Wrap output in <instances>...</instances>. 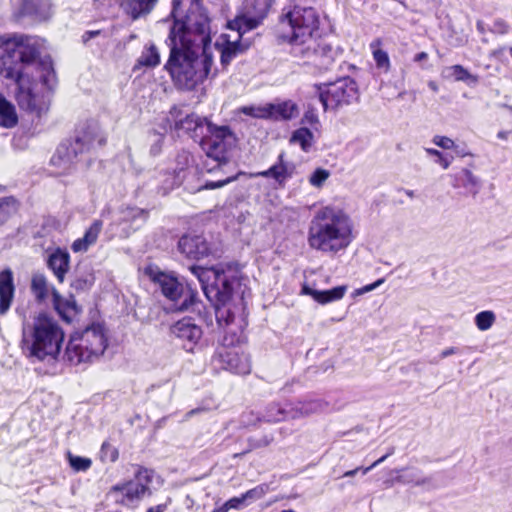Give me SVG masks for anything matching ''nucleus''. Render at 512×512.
<instances>
[{
    "instance_id": "obj_1",
    "label": "nucleus",
    "mask_w": 512,
    "mask_h": 512,
    "mask_svg": "<svg viewBox=\"0 0 512 512\" xmlns=\"http://www.w3.org/2000/svg\"><path fill=\"white\" fill-rule=\"evenodd\" d=\"M173 26L167 39L170 57L166 64L175 85L193 90L210 73L212 56L206 47L211 42L209 18L201 0H173Z\"/></svg>"
},
{
    "instance_id": "obj_2",
    "label": "nucleus",
    "mask_w": 512,
    "mask_h": 512,
    "mask_svg": "<svg viewBox=\"0 0 512 512\" xmlns=\"http://www.w3.org/2000/svg\"><path fill=\"white\" fill-rule=\"evenodd\" d=\"M191 273L201 284L207 299L216 306V321L234 336L247 326L245 288H242L238 271L232 266L202 267L192 265Z\"/></svg>"
},
{
    "instance_id": "obj_3",
    "label": "nucleus",
    "mask_w": 512,
    "mask_h": 512,
    "mask_svg": "<svg viewBox=\"0 0 512 512\" xmlns=\"http://www.w3.org/2000/svg\"><path fill=\"white\" fill-rule=\"evenodd\" d=\"M319 14L313 7L295 5L284 12L280 25H287L290 32L281 35L291 45L290 53L319 69H328L339 54V48L333 47L326 39L314 37L319 28Z\"/></svg>"
},
{
    "instance_id": "obj_4",
    "label": "nucleus",
    "mask_w": 512,
    "mask_h": 512,
    "mask_svg": "<svg viewBox=\"0 0 512 512\" xmlns=\"http://www.w3.org/2000/svg\"><path fill=\"white\" fill-rule=\"evenodd\" d=\"M353 220L342 208L327 205L320 208L310 221L307 243L313 250L336 255L354 240Z\"/></svg>"
},
{
    "instance_id": "obj_5",
    "label": "nucleus",
    "mask_w": 512,
    "mask_h": 512,
    "mask_svg": "<svg viewBox=\"0 0 512 512\" xmlns=\"http://www.w3.org/2000/svg\"><path fill=\"white\" fill-rule=\"evenodd\" d=\"M64 341V331L52 317L40 314L23 329L22 351L31 362L56 361Z\"/></svg>"
},
{
    "instance_id": "obj_6",
    "label": "nucleus",
    "mask_w": 512,
    "mask_h": 512,
    "mask_svg": "<svg viewBox=\"0 0 512 512\" xmlns=\"http://www.w3.org/2000/svg\"><path fill=\"white\" fill-rule=\"evenodd\" d=\"M106 143V137L96 123H88L76 131L73 140L63 142L51 158V164L68 172L77 163L89 164V154Z\"/></svg>"
},
{
    "instance_id": "obj_7",
    "label": "nucleus",
    "mask_w": 512,
    "mask_h": 512,
    "mask_svg": "<svg viewBox=\"0 0 512 512\" xmlns=\"http://www.w3.org/2000/svg\"><path fill=\"white\" fill-rule=\"evenodd\" d=\"M107 347V338L100 324H92L69 339L64 359L70 364L92 362L98 359Z\"/></svg>"
},
{
    "instance_id": "obj_8",
    "label": "nucleus",
    "mask_w": 512,
    "mask_h": 512,
    "mask_svg": "<svg viewBox=\"0 0 512 512\" xmlns=\"http://www.w3.org/2000/svg\"><path fill=\"white\" fill-rule=\"evenodd\" d=\"M152 477V470L139 466L134 479L112 486L109 495L116 504L136 508L146 494H151L149 485L152 482Z\"/></svg>"
},
{
    "instance_id": "obj_9",
    "label": "nucleus",
    "mask_w": 512,
    "mask_h": 512,
    "mask_svg": "<svg viewBox=\"0 0 512 512\" xmlns=\"http://www.w3.org/2000/svg\"><path fill=\"white\" fill-rule=\"evenodd\" d=\"M319 100L324 110L338 109L350 105L359 98L357 83L350 77L341 78L333 83L318 87Z\"/></svg>"
},
{
    "instance_id": "obj_10",
    "label": "nucleus",
    "mask_w": 512,
    "mask_h": 512,
    "mask_svg": "<svg viewBox=\"0 0 512 512\" xmlns=\"http://www.w3.org/2000/svg\"><path fill=\"white\" fill-rule=\"evenodd\" d=\"M209 130L198 142L207 156L219 165L227 162V153L235 138L228 126H216L210 122Z\"/></svg>"
},
{
    "instance_id": "obj_11",
    "label": "nucleus",
    "mask_w": 512,
    "mask_h": 512,
    "mask_svg": "<svg viewBox=\"0 0 512 512\" xmlns=\"http://www.w3.org/2000/svg\"><path fill=\"white\" fill-rule=\"evenodd\" d=\"M274 0H246L243 13L228 22V28L245 33L256 28L267 16Z\"/></svg>"
},
{
    "instance_id": "obj_12",
    "label": "nucleus",
    "mask_w": 512,
    "mask_h": 512,
    "mask_svg": "<svg viewBox=\"0 0 512 512\" xmlns=\"http://www.w3.org/2000/svg\"><path fill=\"white\" fill-rule=\"evenodd\" d=\"M214 363L220 368L239 375H247L251 371L249 356L234 348L222 347L213 356Z\"/></svg>"
},
{
    "instance_id": "obj_13",
    "label": "nucleus",
    "mask_w": 512,
    "mask_h": 512,
    "mask_svg": "<svg viewBox=\"0 0 512 512\" xmlns=\"http://www.w3.org/2000/svg\"><path fill=\"white\" fill-rule=\"evenodd\" d=\"M52 14V0H19V6L15 12L18 19L27 17L35 22L47 21Z\"/></svg>"
},
{
    "instance_id": "obj_14",
    "label": "nucleus",
    "mask_w": 512,
    "mask_h": 512,
    "mask_svg": "<svg viewBox=\"0 0 512 512\" xmlns=\"http://www.w3.org/2000/svg\"><path fill=\"white\" fill-rule=\"evenodd\" d=\"M171 333L183 342V347L193 351V347L202 337V329L197 325L194 319L190 317L182 318L171 326Z\"/></svg>"
},
{
    "instance_id": "obj_15",
    "label": "nucleus",
    "mask_w": 512,
    "mask_h": 512,
    "mask_svg": "<svg viewBox=\"0 0 512 512\" xmlns=\"http://www.w3.org/2000/svg\"><path fill=\"white\" fill-rule=\"evenodd\" d=\"M150 277L162 295L177 305L184 295L183 283L175 275L162 271L151 273Z\"/></svg>"
},
{
    "instance_id": "obj_16",
    "label": "nucleus",
    "mask_w": 512,
    "mask_h": 512,
    "mask_svg": "<svg viewBox=\"0 0 512 512\" xmlns=\"http://www.w3.org/2000/svg\"><path fill=\"white\" fill-rule=\"evenodd\" d=\"M178 250L185 257L199 260L208 256L209 244L201 235H184L178 241Z\"/></svg>"
},
{
    "instance_id": "obj_17",
    "label": "nucleus",
    "mask_w": 512,
    "mask_h": 512,
    "mask_svg": "<svg viewBox=\"0 0 512 512\" xmlns=\"http://www.w3.org/2000/svg\"><path fill=\"white\" fill-rule=\"evenodd\" d=\"M210 122L195 113L187 114L184 118L175 119L174 129L187 133L195 142L204 137L205 131L209 130Z\"/></svg>"
},
{
    "instance_id": "obj_18",
    "label": "nucleus",
    "mask_w": 512,
    "mask_h": 512,
    "mask_svg": "<svg viewBox=\"0 0 512 512\" xmlns=\"http://www.w3.org/2000/svg\"><path fill=\"white\" fill-rule=\"evenodd\" d=\"M195 171L194 157L186 150L180 151L175 158V167L171 179L165 182V189L179 186L187 178L188 174Z\"/></svg>"
},
{
    "instance_id": "obj_19",
    "label": "nucleus",
    "mask_w": 512,
    "mask_h": 512,
    "mask_svg": "<svg viewBox=\"0 0 512 512\" xmlns=\"http://www.w3.org/2000/svg\"><path fill=\"white\" fill-rule=\"evenodd\" d=\"M450 184L454 189H464L467 195L476 197L481 190L482 181L469 168H460L449 174Z\"/></svg>"
},
{
    "instance_id": "obj_20",
    "label": "nucleus",
    "mask_w": 512,
    "mask_h": 512,
    "mask_svg": "<svg viewBox=\"0 0 512 512\" xmlns=\"http://www.w3.org/2000/svg\"><path fill=\"white\" fill-rule=\"evenodd\" d=\"M285 153L282 152L278 156V161L269 169L257 172L255 177H263L273 179L279 187H284L287 180L292 178L295 165L284 160Z\"/></svg>"
},
{
    "instance_id": "obj_21",
    "label": "nucleus",
    "mask_w": 512,
    "mask_h": 512,
    "mask_svg": "<svg viewBox=\"0 0 512 512\" xmlns=\"http://www.w3.org/2000/svg\"><path fill=\"white\" fill-rule=\"evenodd\" d=\"M15 286L10 269L0 272V314L4 315L10 309L14 298Z\"/></svg>"
},
{
    "instance_id": "obj_22",
    "label": "nucleus",
    "mask_w": 512,
    "mask_h": 512,
    "mask_svg": "<svg viewBox=\"0 0 512 512\" xmlns=\"http://www.w3.org/2000/svg\"><path fill=\"white\" fill-rule=\"evenodd\" d=\"M70 255L67 251L57 248L47 259V266L62 283L69 270Z\"/></svg>"
},
{
    "instance_id": "obj_23",
    "label": "nucleus",
    "mask_w": 512,
    "mask_h": 512,
    "mask_svg": "<svg viewBox=\"0 0 512 512\" xmlns=\"http://www.w3.org/2000/svg\"><path fill=\"white\" fill-rule=\"evenodd\" d=\"M346 291L347 286L345 285L323 291L313 289L306 284L302 287V294L311 296L316 302L322 305L342 299Z\"/></svg>"
},
{
    "instance_id": "obj_24",
    "label": "nucleus",
    "mask_w": 512,
    "mask_h": 512,
    "mask_svg": "<svg viewBox=\"0 0 512 512\" xmlns=\"http://www.w3.org/2000/svg\"><path fill=\"white\" fill-rule=\"evenodd\" d=\"M102 228L103 222L98 219L94 220L90 227L85 231L84 236L76 239L72 243V251L75 253L86 252L90 246L96 243Z\"/></svg>"
},
{
    "instance_id": "obj_25",
    "label": "nucleus",
    "mask_w": 512,
    "mask_h": 512,
    "mask_svg": "<svg viewBox=\"0 0 512 512\" xmlns=\"http://www.w3.org/2000/svg\"><path fill=\"white\" fill-rule=\"evenodd\" d=\"M237 33L238 35L236 40H227L221 47L220 61L223 67L228 66L234 58L244 53L249 47L248 44H243L240 42V39L244 33Z\"/></svg>"
},
{
    "instance_id": "obj_26",
    "label": "nucleus",
    "mask_w": 512,
    "mask_h": 512,
    "mask_svg": "<svg viewBox=\"0 0 512 512\" xmlns=\"http://www.w3.org/2000/svg\"><path fill=\"white\" fill-rule=\"evenodd\" d=\"M268 109L270 114L269 119L276 121L291 120L299 113L298 106L290 100L278 104L268 103Z\"/></svg>"
},
{
    "instance_id": "obj_27",
    "label": "nucleus",
    "mask_w": 512,
    "mask_h": 512,
    "mask_svg": "<svg viewBox=\"0 0 512 512\" xmlns=\"http://www.w3.org/2000/svg\"><path fill=\"white\" fill-rule=\"evenodd\" d=\"M52 302L54 309L66 321H70L77 312L74 298H63L56 289H52Z\"/></svg>"
},
{
    "instance_id": "obj_28",
    "label": "nucleus",
    "mask_w": 512,
    "mask_h": 512,
    "mask_svg": "<svg viewBox=\"0 0 512 512\" xmlns=\"http://www.w3.org/2000/svg\"><path fill=\"white\" fill-rule=\"evenodd\" d=\"M31 292L37 302H44L49 294H52V289H55L48 283L46 276L42 273H34L31 279Z\"/></svg>"
},
{
    "instance_id": "obj_29",
    "label": "nucleus",
    "mask_w": 512,
    "mask_h": 512,
    "mask_svg": "<svg viewBox=\"0 0 512 512\" xmlns=\"http://www.w3.org/2000/svg\"><path fill=\"white\" fill-rule=\"evenodd\" d=\"M157 0H124L122 7L133 19L148 14L155 6Z\"/></svg>"
},
{
    "instance_id": "obj_30",
    "label": "nucleus",
    "mask_w": 512,
    "mask_h": 512,
    "mask_svg": "<svg viewBox=\"0 0 512 512\" xmlns=\"http://www.w3.org/2000/svg\"><path fill=\"white\" fill-rule=\"evenodd\" d=\"M443 75L444 77L451 78L454 81L464 82L468 86H475L479 82V77L477 75L471 74L466 68L459 64L445 68Z\"/></svg>"
},
{
    "instance_id": "obj_31",
    "label": "nucleus",
    "mask_w": 512,
    "mask_h": 512,
    "mask_svg": "<svg viewBox=\"0 0 512 512\" xmlns=\"http://www.w3.org/2000/svg\"><path fill=\"white\" fill-rule=\"evenodd\" d=\"M159 64V50L153 43H149L144 47L140 57L137 59L134 69H138L140 67L155 68Z\"/></svg>"
},
{
    "instance_id": "obj_32",
    "label": "nucleus",
    "mask_w": 512,
    "mask_h": 512,
    "mask_svg": "<svg viewBox=\"0 0 512 512\" xmlns=\"http://www.w3.org/2000/svg\"><path fill=\"white\" fill-rule=\"evenodd\" d=\"M264 422H279L288 420L287 401L284 403L272 402L265 408Z\"/></svg>"
},
{
    "instance_id": "obj_33",
    "label": "nucleus",
    "mask_w": 512,
    "mask_h": 512,
    "mask_svg": "<svg viewBox=\"0 0 512 512\" xmlns=\"http://www.w3.org/2000/svg\"><path fill=\"white\" fill-rule=\"evenodd\" d=\"M315 142L313 132L307 127L296 129L290 138V143L297 144L304 152H309Z\"/></svg>"
},
{
    "instance_id": "obj_34",
    "label": "nucleus",
    "mask_w": 512,
    "mask_h": 512,
    "mask_svg": "<svg viewBox=\"0 0 512 512\" xmlns=\"http://www.w3.org/2000/svg\"><path fill=\"white\" fill-rule=\"evenodd\" d=\"M17 121L14 106L0 94V125L11 128L17 124Z\"/></svg>"
},
{
    "instance_id": "obj_35",
    "label": "nucleus",
    "mask_w": 512,
    "mask_h": 512,
    "mask_svg": "<svg viewBox=\"0 0 512 512\" xmlns=\"http://www.w3.org/2000/svg\"><path fill=\"white\" fill-rule=\"evenodd\" d=\"M395 482L402 484H414L416 486H423L426 484H430L431 478L423 477L421 475L420 470L411 469V470H403L401 474H399L395 478Z\"/></svg>"
},
{
    "instance_id": "obj_36",
    "label": "nucleus",
    "mask_w": 512,
    "mask_h": 512,
    "mask_svg": "<svg viewBox=\"0 0 512 512\" xmlns=\"http://www.w3.org/2000/svg\"><path fill=\"white\" fill-rule=\"evenodd\" d=\"M381 40L375 39L370 43V48L373 53V59L376 63L377 68L382 69L384 72H388L390 69V60L386 51L380 48Z\"/></svg>"
},
{
    "instance_id": "obj_37",
    "label": "nucleus",
    "mask_w": 512,
    "mask_h": 512,
    "mask_svg": "<svg viewBox=\"0 0 512 512\" xmlns=\"http://www.w3.org/2000/svg\"><path fill=\"white\" fill-rule=\"evenodd\" d=\"M19 208L18 201L10 196L0 199V225L4 224Z\"/></svg>"
},
{
    "instance_id": "obj_38",
    "label": "nucleus",
    "mask_w": 512,
    "mask_h": 512,
    "mask_svg": "<svg viewBox=\"0 0 512 512\" xmlns=\"http://www.w3.org/2000/svg\"><path fill=\"white\" fill-rule=\"evenodd\" d=\"M301 401L304 405V409L307 411L308 417L322 413L328 408V402L318 397L306 396L301 398Z\"/></svg>"
},
{
    "instance_id": "obj_39",
    "label": "nucleus",
    "mask_w": 512,
    "mask_h": 512,
    "mask_svg": "<svg viewBox=\"0 0 512 512\" xmlns=\"http://www.w3.org/2000/svg\"><path fill=\"white\" fill-rule=\"evenodd\" d=\"M474 322L480 331H487L496 322V315L491 310L481 311L475 315Z\"/></svg>"
},
{
    "instance_id": "obj_40",
    "label": "nucleus",
    "mask_w": 512,
    "mask_h": 512,
    "mask_svg": "<svg viewBox=\"0 0 512 512\" xmlns=\"http://www.w3.org/2000/svg\"><path fill=\"white\" fill-rule=\"evenodd\" d=\"M39 66L42 68V72L39 76L40 81L48 89H51L56 83V75L52 67V63L43 61L39 64Z\"/></svg>"
},
{
    "instance_id": "obj_41",
    "label": "nucleus",
    "mask_w": 512,
    "mask_h": 512,
    "mask_svg": "<svg viewBox=\"0 0 512 512\" xmlns=\"http://www.w3.org/2000/svg\"><path fill=\"white\" fill-rule=\"evenodd\" d=\"M288 420L307 418L308 414L301 399L287 401Z\"/></svg>"
},
{
    "instance_id": "obj_42",
    "label": "nucleus",
    "mask_w": 512,
    "mask_h": 512,
    "mask_svg": "<svg viewBox=\"0 0 512 512\" xmlns=\"http://www.w3.org/2000/svg\"><path fill=\"white\" fill-rule=\"evenodd\" d=\"M240 111L247 116L259 119H269L270 116L268 104L243 106L240 108Z\"/></svg>"
},
{
    "instance_id": "obj_43",
    "label": "nucleus",
    "mask_w": 512,
    "mask_h": 512,
    "mask_svg": "<svg viewBox=\"0 0 512 512\" xmlns=\"http://www.w3.org/2000/svg\"><path fill=\"white\" fill-rule=\"evenodd\" d=\"M122 218L124 221L136 222L141 220L145 222L148 218V211L138 207H127L122 211Z\"/></svg>"
},
{
    "instance_id": "obj_44",
    "label": "nucleus",
    "mask_w": 512,
    "mask_h": 512,
    "mask_svg": "<svg viewBox=\"0 0 512 512\" xmlns=\"http://www.w3.org/2000/svg\"><path fill=\"white\" fill-rule=\"evenodd\" d=\"M68 460H69L70 466L77 472L86 471L92 465L91 459L81 457V456H75V455L71 454L70 452L68 453Z\"/></svg>"
},
{
    "instance_id": "obj_45",
    "label": "nucleus",
    "mask_w": 512,
    "mask_h": 512,
    "mask_svg": "<svg viewBox=\"0 0 512 512\" xmlns=\"http://www.w3.org/2000/svg\"><path fill=\"white\" fill-rule=\"evenodd\" d=\"M301 122L302 124L309 125L315 131L319 130L320 121L314 108H308L305 111Z\"/></svg>"
},
{
    "instance_id": "obj_46",
    "label": "nucleus",
    "mask_w": 512,
    "mask_h": 512,
    "mask_svg": "<svg viewBox=\"0 0 512 512\" xmlns=\"http://www.w3.org/2000/svg\"><path fill=\"white\" fill-rule=\"evenodd\" d=\"M263 421V415H259L254 411L243 412L240 417L241 425L244 427L256 426Z\"/></svg>"
},
{
    "instance_id": "obj_47",
    "label": "nucleus",
    "mask_w": 512,
    "mask_h": 512,
    "mask_svg": "<svg viewBox=\"0 0 512 512\" xmlns=\"http://www.w3.org/2000/svg\"><path fill=\"white\" fill-rule=\"evenodd\" d=\"M426 153L431 156L437 157L436 162L443 168L447 169L452 163L453 156L444 155L442 152H440L437 149L434 148H426Z\"/></svg>"
},
{
    "instance_id": "obj_48",
    "label": "nucleus",
    "mask_w": 512,
    "mask_h": 512,
    "mask_svg": "<svg viewBox=\"0 0 512 512\" xmlns=\"http://www.w3.org/2000/svg\"><path fill=\"white\" fill-rule=\"evenodd\" d=\"M330 173L326 169H316L309 178V182L314 187H321L323 183L329 178Z\"/></svg>"
},
{
    "instance_id": "obj_49",
    "label": "nucleus",
    "mask_w": 512,
    "mask_h": 512,
    "mask_svg": "<svg viewBox=\"0 0 512 512\" xmlns=\"http://www.w3.org/2000/svg\"><path fill=\"white\" fill-rule=\"evenodd\" d=\"M101 458L104 461L115 462L118 459V451L108 442H104L101 446Z\"/></svg>"
},
{
    "instance_id": "obj_50",
    "label": "nucleus",
    "mask_w": 512,
    "mask_h": 512,
    "mask_svg": "<svg viewBox=\"0 0 512 512\" xmlns=\"http://www.w3.org/2000/svg\"><path fill=\"white\" fill-rule=\"evenodd\" d=\"M151 136L153 137V143L151 144V147H150V154L152 156H157L162 151V146H163L165 136H164V134L158 133L156 131H153L151 133Z\"/></svg>"
},
{
    "instance_id": "obj_51",
    "label": "nucleus",
    "mask_w": 512,
    "mask_h": 512,
    "mask_svg": "<svg viewBox=\"0 0 512 512\" xmlns=\"http://www.w3.org/2000/svg\"><path fill=\"white\" fill-rule=\"evenodd\" d=\"M93 284V277L91 275H86L84 277H76L71 282V287L75 290H87L89 289Z\"/></svg>"
},
{
    "instance_id": "obj_52",
    "label": "nucleus",
    "mask_w": 512,
    "mask_h": 512,
    "mask_svg": "<svg viewBox=\"0 0 512 512\" xmlns=\"http://www.w3.org/2000/svg\"><path fill=\"white\" fill-rule=\"evenodd\" d=\"M247 505L246 500L244 499L243 495L239 497H233L230 498L228 501H226L223 506L221 507L224 512H228L230 509H236L239 510Z\"/></svg>"
},
{
    "instance_id": "obj_53",
    "label": "nucleus",
    "mask_w": 512,
    "mask_h": 512,
    "mask_svg": "<svg viewBox=\"0 0 512 512\" xmlns=\"http://www.w3.org/2000/svg\"><path fill=\"white\" fill-rule=\"evenodd\" d=\"M237 177L236 176H232V177H227L225 179H221V180H217V181H207L203 186H201L198 190H212V189H217V188H221L223 186H225L226 184H229L231 183L232 181H234Z\"/></svg>"
},
{
    "instance_id": "obj_54",
    "label": "nucleus",
    "mask_w": 512,
    "mask_h": 512,
    "mask_svg": "<svg viewBox=\"0 0 512 512\" xmlns=\"http://www.w3.org/2000/svg\"><path fill=\"white\" fill-rule=\"evenodd\" d=\"M273 440H274V437L271 434L265 435L259 439H250L249 440V442H250L249 450L266 447V446L270 445L273 442Z\"/></svg>"
},
{
    "instance_id": "obj_55",
    "label": "nucleus",
    "mask_w": 512,
    "mask_h": 512,
    "mask_svg": "<svg viewBox=\"0 0 512 512\" xmlns=\"http://www.w3.org/2000/svg\"><path fill=\"white\" fill-rule=\"evenodd\" d=\"M246 502L255 501L261 499L264 495V489L261 486H257L250 489L242 494Z\"/></svg>"
},
{
    "instance_id": "obj_56",
    "label": "nucleus",
    "mask_w": 512,
    "mask_h": 512,
    "mask_svg": "<svg viewBox=\"0 0 512 512\" xmlns=\"http://www.w3.org/2000/svg\"><path fill=\"white\" fill-rule=\"evenodd\" d=\"M433 143L443 149H452L454 147V141L446 136H435Z\"/></svg>"
},
{
    "instance_id": "obj_57",
    "label": "nucleus",
    "mask_w": 512,
    "mask_h": 512,
    "mask_svg": "<svg viewBox=\"0 0 512 512\" xmlns=\"http://www.w3.org/2000/svg\"><path fill=\"white\" fill-rule=\"evenodd\" d=\"M394 451H395L394 447L389 448L388 452L384 456L380 457L378 460H376L374 463H372L369 467L364 468L363 474L368 473L370 470H372L373 468H375L376 466H378L379 464L384 462L389 456L394 454Z\"/></svg>"
},
{
    "instance_id": "obj_58",
    "label": "nucleus",
    "mask_w": 512,
    "mask_h": 512,
    "mask_svg": "<svg viewBox=\"0 0 512 512\" xmlns=\"http://www.w3.org/2000/svg\"><path fill=\"white\" fill-rule=\"evenodd\" d=\"M195 297V293L193 291H190L189 297H185V299L178 304L177 308L179 310H186L188 309L189 305L193 303Z\"/></svg>"
},
{
    "instance_id": "obj_59",
    "label": "nucleus",
    "mask_w": 512,
    "mask_h": 512,
    "mask_svg": "<svg viewBox=\"0 0 512 512\" xmlns=\"http://www.w3.org/2000/svg\"><path fill=\"white\" fill-rule=\"evenodd\" d=\"M100 34H101V30H89V31H86L82 35V41L84 43H87L88 41H90L91 39L95 38L96 36H98Z\"/></svg>"
},
{
    "instance_id": "obj_60",
    "label": "nucleus",
    "mask_w": 512,
    "mask_h": 512,
    "mask_svg": "<svg viewBox=\"0 0 512 512\" xmlns=\"http://www.w3.org/2000/svg\"><path fill=\"white\" fill-rule=\"evenodd\" d=\"M458 352V349L456 347H449V348H446L444 349L441 354H440V358L443 359V358H446V357H449L451 355H454Z\"/></svg>"
},
{
    "instance_id": "obj_61",
    "label": "nucleus",
    "mask_w": 512,
    "mask_h": 512,
    "mask_svg": "<svg viewBox=\"0 0 512 512\" xmlns=\"http://www.w3.org/2000/svg\"><path fill=\"white\" fill-rule=\"evenodd\" d=\"M167 509V504H158L156 506H152L147 509L146 512H165Z\"/></svg>"
},
{
    "instance_id": "obj_62",
    "label": "nucleus",
    "mask_w": 512,
    "mask_h": 512,
    "mask_svg": "<svg viewBox=\"0 0 512 512\" xmlns=\"http://www.w3.org/2000/svg\"><path fill=\"white\" fill-rule=\"evenodd\" d=\"M384 282V279H378L375 283L373 284H370L368 286H366V291H372L373 289H375L376 287H378L380 284H382Z\"/></svg>"
},
{
    "instance_id": "obj_63",
    "label": "nucleus",
    "mask_w": 512,
    "mask_h": 512,
    "mask_svg": "<svg viewBox=\"0 0 512 512\" xmlns=\"http://www.w3.org/2000/svg\"><path fill=\"white\" fill-rule=\"evenodd\" d=\"M427 57H428V55H427L426 52H420V53L415 55L414 61L420 62V61H423V60L427 59Z\"/></svg>"
},
{
    "instance_id": "obj_64",
    "label": "nucleus",
    "mask_w": 512,
    "mask_h": 512,
    "mask_svg": "<svg viewBox=\"0 0 512 512\" xmlns=\"http://www.w3.org/2000/svg\"><path fill=\"white\" fill-rule=\"evenodd\" d=\"M363 469L361 467H357L356 469H353V470H349V471H346L344 474H343V477H353L354 475H356V473L358 471H360Z\"/></svg>"
}]
</instances>
